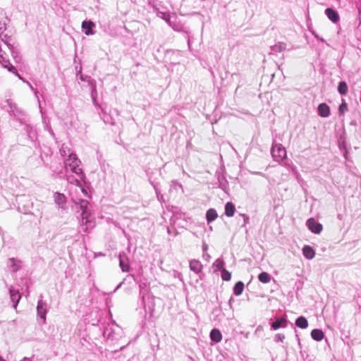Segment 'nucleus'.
Returning <instances> with one entry per match:
<instances>
[{"label": "nucleus", "instance_id": "1", "mask_svg": "<svg viewBox=\"0 0 361 361\" xmlns=\"http://www.w3.org/2000/svg\"><path fill=\"white\" fill-rule=\"evenodd\" d=\"M64 168L66 173L70 171L73 173H75L80 179H85V175L83 173L82 168L80 166L81 161L78 158L76 154L69 156V157L65 158L63 160Z\"/></svg>", "mask_w": 361, "mask_h": 361}, {"label": "nucleus", "instance_id": "2", "mask_svg": "<svg viewBox=\"0 0 361 361\" xmlns=\"http://www.w3.org/2000/svg\"><path fill=\"white\" fill-rule=\"evenodd\" d=\"M80 209H81V226L82 230L86 232L89 226H92V221L90 219V212L89 209L90 203L86 200L80 199L78 202Z\"/></svg>", "mask_w": 361, "mask_h": 361}, {"label": "nucleus", "instance_id": "3", "mask_svg": "<svg viewBox=\"0 0 361 361\" xmlns=\"http://www.w3.org/2000/svg\"><path fill=\"white\" fill-rule=\"evenodd\" d=\"M156 298L149 293L142 294V305L146 314H149L152 317L154 311Z\"/></svg>", "mask_w": 361, "mask_h": 361}, {"label": "nucleus", "instance_id": "4", "mask_svg": "<svg viewBox=\"0 0 361 361\" xmlns=\"http://www.w3.org/2000/svg\"><path fill=\"white\" fill-rule=\"evenodd\" d=\"M10 293V298L13 302V307L14 309L17 308L18 304L21 298V295L18 288L11 286L8 289Z\"/></svg>", "mask_w": 361, "mask_h": 361}, {"label": "nucleus", "instance_id": "5", "mask_svg": "<svg viewBox=\"0 0 361 361\" xmlns=\"http://www.w3.org/2000/svg\"><path fill=\"white\" fill-rule=\"evenodd\" d=\"M37 315L43 319L44 322L46 320L47 315V304L42 299H39L37 305Z\"/></svg>", "mask_w": 361, "mask_h": 361}, {"label": "nucleus", "instance_id": "6", "mask_svg": "<svg viewBox=\"0 0 361 361\" xmlns=\"http://www.w3.org/2000/svg\"><path fill=\"white\" fill-rule=\"evenodd\" d=\"M271 153L273 157L278 159H283L286 156V149L277 145L272 147Z\"/></svg>", "mask_w": 361, "mask_h": 361}, {"label": "nucleus", "instance_id": "7", "mask_svg": "<svg viewBox=\"0 0 361 361\" xmlns=\"http://www.w3.org/2000/svg\"><path fill=\"white\" fill-rule=\"evenodd\" d=\"M307 224L309 229L314 233L318 234L322 230V224L316 221L315 219L313 218L309 219L307 220Z\"/></svg>", "mask_w": 361, "mask_h": 361}, {"label": "nucleus", "instance_id": "8", "mask_svg": "<svg viewBox=\"0 0 361 361\" xmlns=\"http://www.w3.org/2000/svg\"><path fill=\"white\" fill-rule=\"evenodd\" d=\"M156 9L157 10V16L159 18L165 20L169 23V25H171L175 30L179 31V29L178 27L172 25L171 16H170L168 11L161 10L159 8H156Z\"/></svg>", "mask_w": 361, "mask_h": 361}, {"label": "nucleus", "instance_id": "9", "mask_svg": "<svg viewBox=\"0 0 361 361\" xmlns=\"http://www.w3.org/2000/svg\"><path fill=\"white\" fill-rule=\"evenodd\" d=\"M21 261L16 258H9L7 262V266L13 272H17L21 268Z\"/></svg>", "mask_w": 361, "mask_h": 361}, {"label": "nucleus", "instance_id": "10", "mask_svg": "<svg viewBox=\"0 0 361 361\" xmlns=\"http://www.w3.org/2000/svg\"><path fill=\"white\" fill-rule=\"evenodd\" d=\"M119 267H121L122 271L128 272L130 271V265L128 262V257L124 252L119 254Z\"/></svg>", "mask_w": 361, "mask_h": 361}, {"label": "nucleus", "instance_id": "11", "mask_svg": "<svg viewBox=\"0 0 361 361\" xmlns=\"http://www.w3.org/2000/svg\"><path fill=\"white\" fill-rule=\"evenodd\" d=\"M54 202L58 205L59 208L65 209L66 205V197L63 194L60 192H55L54 194Z\"/></svg>", "mask_w": 361, "mask_h": 361}, {"label": "nucleus", "instance_id": "12", "mask_svg": "<svg viewBox=\"0 0 361 361\" xmlns=\"http://www.w3.org/2000/svg\"><path fill=\"white\" fill-rule=\"evenodd\" d=\"M95 27V24L91 20H84L82 23V29L86 35H91L94 33L93 27Z\"/></svg>", "mask_w": 361, "mask_h": 361}, {"label": "nucleus", "instance_id": "13", "mask_svg": "<svg viewBox=\"0 0 361 361\" xmlns=\"http://www.w3.org/2000/svg\"><path fill=\"white\" fill-rule=\"evenodd\" d=\"M325 13L333 23H337L339 20L338 13L331 8H328L325 10Z\"/></svg>", "mask_w": 361, "mask_h": 361}, {"label": "nucleus", "instance_id": "14", "mask_svg": "<svg viewBox=\"0 0 361 361\" xmlns=\"http://www.w3.org/2000/svg\"><path fill=\"white\" fill-rule=\"evenodd\" d=\"M318 114L322 117H327L330 114V108L325 103L320 104L318 106Z\"/></svg>", "mask_w": 361, "mask_h": 361}, {"label": "nucleus", "instance_id": "15", "mask_svg": "<svg viewBox=\"0 0 361 361\" xmlns=\"http://www.w3.org/2000/svg\"><path fill=\"white\" fill-rule=\"evenodd\" d=\"M302 253L304 256L309 259H313L315 255V252L314 249L309 245L304 246V247L302 248Z\"/></svg>", "mask_w": 361, "mask_h": 361}, {"label": "nucleus", "instance_id": "16", "mask_svg": "<svg viewBox=\"0 0 361 361\" xmlns=\"http://www.w3.org/2000/svg\"><path fill=\"white\" fill-rule=\"evenodd\" d=\"M210 338L215 343H219L222 339V335L217 329H214L210 332Z\"/></svg>", "mask_w": 361, "mask_h": 361}, {"label": "nucleus", "instance_id": "17", "mask_svg": "<svg viewBox=\"0 0 361 361\" xmlns=\"http://www.w3.org/2000/svg\"><path fill=\"white\" fill-rule=\"evenodd\" d=\"M60 154L63 157V160H65V158L69 157V156L75 154V153L72 152L67 145L63 144L60 148Z\"/></svg>", "mask_w": 361, "mask_h": 361}, {"label": "nucleus", "instance_id": "18", "mask_svg": "<svg viewBox=\"0 0 361 361\" xmlns=\"http://www.w3.org/2000/svg\"><path fill=\"white\" fill-rule=\"evenodd\" d=\"M235 212V205L231 202H227L225 205V214L228 217H231L234 215Z\"/></svg>", "mask_w": 361, "mask_h": 361}, {"label": "nucleus", "instance_id": "19", "mask_svg": "<svg viewBox=\"0 0 361 361\" xmlns=\"http://www.w3.org/2000/svg\"><path fill=\"white\" fill-rule=\"evenodd\" d=\"M312 338L317 341H320L324 338V333L320 329H313L311 332Z\"/></svg>", "mask_w": 361, "mask_h": 361}, {"label": "nucleus", "instance_id": "20", "mask_svg": "<svg viewBox=\"0 0 361 361\" xmlns=\"http://www.w3.org/2000/svg\"><path fill=\"white\" fill-rule=\"evenodd\" d=\"M4 51L0 47V63H1L4 68H7V70L8 71L10 65L12 64L10 63L8 59H6L5 58V56H4Z\"/></svg>", "mask_w": 361, "mask_h": 361}, {"label": "nucleus", "instance_id": "21", "mask_svg": "<svg viewBox=\"0 0 361 361\" xmlns=\"http://www.w3.org/2000/svg\"><path fill=\"white\" fill-rule=\"evenodd\" d=\"M66 180L69 183L79 186L81 185V181L84 179H80L78 176L75 178L73 175L66 174Z\"/></svg>", "mask_w": 361, "mask_h": 361}, {"label": "nucleus", "instance_id": "22", "mask_svg": "<svg viewBox=\"0 0 361 361\" xmlns=\"http://www.w3.org/2000/svg\"><path fill=\"white\" fill-rule=\"evenodd\" d=\"M295 324L301 329H305L308 326V322L305 317L301 316L296 319Z\"/></svg>", "mask_w": 361, "mask_h": 361}, {"label": "nucleus", "instance_id": "23", "mask_svg": "<svg viewBox=\"0 0 361 361\" xmlns=\"http://www.w3.org/2000/svg\"><path fill=\"white\" fill-rule=\"evenodd\" d=\"M207 221L212 222L217 218V213L214 209H209L206 214Z\"/></svg>", "mask_w": 361, "mask_h": 361}, {"label": "nucleus", "instance_id": "24", "mask_svg": "<svg viewBox=\"0 0 361 361\" xmlns=\"http://www.w3.org/2000/svg\"><path fill=\"white\" fill-rule=\"evenodd\" d=\"M338 91L342 95H345L348 93V88L347 83L345 81H341L338 85Z\"/></svg>", "mask_w": 361, "mask_h": 361}, {"label": "nucleus", "instance_id": "25", "mask_svg": "<svg viewBox=\"0 0 361 361\" xmlns=\"http://www.w3.org/2000/svg\"><path fill=\"white\" fill-rule=\"evenodd\" d=\"M244 290V283L242 281H238L235 283L234 286V294L235 295H240L242 294Z\"/></svg>", "mask_w": 361, "mask_h": 361}, {"label": "nucleus", "instance_id": "26", "mask_svg": "<svg viewBox=\"0 0 361 361\" xmlns=\"http://www.w3.org/2000/svg\"><path fill=\"white\" fill-rule=\"evenodd\" d=\"M259 281L264 283H267L270 281L271 277L267 272H262L258 276Z\"/></svg>", "mask_w": 361, "mask_h": 361}, {"label": "nucleus", "instance_id": "27", "mask_svg": "<svg viewBox=\"0 0 361 361\" xmlns=\"http://www.w3.org/2000/svg\"><path fill=\"white\" fill-rule=\"evenodd\" d=\"M190 267L195 272L198 273V272H200L201 271L202 265L197 261H192L190 263Z\"/></svg>", "mask_w": 361, "mask_h": 361}, {"label": "nucleus", "instance_id": "28", "mask_svg": "<svg viewBox=\"0 0 361 361\" xmlns=\"http://www.w3.org/2000/svg\"><path fill=\"white\" fill-rule=\"evenodd\" d=\"M283 323H286V319L283 318H278L274 322L272 323L271 327L276 330L281 326Z\"/></svg>", "mask_w": 361, "mask_h": 361}, {"label": "nucleus", "instance_id": "29", "mask_svg": "<svg viewBox=\"0 0 361 361\" xmlns=\"http://www.w3.org/2000/svg\"><path fill=\"white\" fill-rule=\"evenodd\" d=\"M8 71L14 73L16 76L18 77V78L22 80L23 82L27 84L29 82L27 80H26L24 78H23L16 71V68L13 65H10Z\"/></svg>", "mask_w": 361, "mask_h": 361}, {"label": "nucleus", "instance_id": "30", "mask_svg": "<svg viewBox=\"0 0 361 361\" xmlns=\"http://www.w3.org/2000/svg\"><path fill=\"white\" fill-rule=\"evenodd\" d=\"M27 85H28L29 88L34 92V94H35V97H36V98L37 99V102H38V106H39V111L42 114V109L40 101H39V97H38V91L36 89H35L30 82H27Z\"/></svg>", "mask_w": 361, "mask_h": 361}, {"label": "nucleus", "instance_id": "31", "mask_svg": "<svg viewBox=\"0 0 361 361\" xmlns=\"http://www.w3.org/2000/svg\"><path fill=\"white\" fill-rule=\"evenodd\" d=\"M221 278L224 281H229L231 278V273L227 271L226 269H222L221 270Z\"/></svg>", "mask_w": 361, "mask_h": 361}, {"label": "nucleus", "instance_id": "32", "mask_svg": "<svg viewBox=\"0 0 361 361\" xmlns=\"http://www.w3.org/2000/svg\"><path fill=\"white\" fill-rule=\"evenodd\" d=\"M348 110V104L346 102H343L339 106V114H343Z\"/></svg>", "mask_w": 361, "mask_h": 361}, {"label": "nucleus", "instance_id": "33", "mask_svg": "<svg viewBox=\"0 0 361 361\" xmlns=\"http://www.w3.org/2000/svg\"><path fill=\"white\" fill-rule=\"evenodd\" d=\"M6 21H8L7 18H5L4 21H0V35L2 34L6 29Z\"/></svg>", "mask_w": 361, "mask_h": 361}, {"label": "nucleus", "instance_id": "34", "mask_svg": "<svg viewBox=\"0 0 361 361\" xmlns=\"http://www.w3.org/2000/svg\"><path fill=\"white\" fill-rule=\"evenodd\" d=\"M111 331L109 328H106L104 330L103 334L104 336H106L108 338H110L111 337Z\"/></svg>", "mask_w": 361, "mask_h": 361}, {"label": "nucleus", "instance_id": "35", "mask_svg": "<svg viewBox=\"0 0 361 361\" xmlns=\"http://www.w3.org/2000/svg\"><path fill=\"white\" fill-rule=\"evenodd\" d=\"M80 79L82 81L88 82L89 83L92 84V82L90 81V78L89 76L83 75L81 74L80 76Z\"/></svg>", "mask_w": 361, "mask_h": 361}, {"label": "nucleus", "instance_id": "36", "mask_svg": "<svg viewBox=\"0 0 361 361\" xmlns=\"http://www.w3.org/2000/svg\"><path fill=\"white\" fill-rule=\"evenodd\" d=\"M97 92L96 90V87L94 86L92 87V90H91V97H97Z\"/></svg>", "mask_w": 361, "mask_h": 361}, {"label": "nucleus", "instance_id": "37", "mask_svg": "<svg viewBox=\"0 0 361 361\" xmlns=\"http://www.w3.org/2000/svg\"><path fill=\"white\" fill-rule=\"evenodd\" d=\"M224 262L222 260H217L216 262V266L217 267V268L219 269H223V266H224Z\"/></svg>", "mask_w": 361, "mask_h": 361}, {"label": "nucleus", "instance_id": "38", "mask_svg": "<svg viewBox=\"0 0 361 361\" xmlns=\"http://www.w3.org/2000/svg\"><path fill=\"white\" fill-rule=\"evenodd\" d=\"M92 100L93 104L95 106H98V103H97V97H92Z\"/></svg>", "mask_w": 361, "mask_h": 361}, {"label": "nucleus", "instance_id": "39", "mask_svg": "<svg viewBox=\"0 0 361 361\" xmlns=\"http://www.w3.org/2000/svg\"><path fill=\"white\" fill-rule=\"evenodd\" d=\"M123 283V281L121 282L117 286L116 288H115L114 291H116L122 285V283Z\"/></svg>", "mask_w": 361, "mask_h": 361}, {"label": "nucleus", "instance_id": "40", "mask_svg": "<svg viewBox=\"0 0 361 361\" xmlns=\"http://www.w3.org/2000/svg\"><path fill=\"white\" fill-rule=\"evenodd\" d=\"M104 123H111V125H114V122H110V121H109L108 120H106L105 118H104Z\"/></svg>", "mask_w": 361, "mask_h": 361}, {"label": "nucleus", "instance_id": "41", "mask_svg": "<svg viewBox=\"0 0 361 361\" xmlns=\"http://www.w3.org/2000/svg\"><path fill=\"white\" fill-rule=\"evenodd\" d=\"M152 184L153 185V186H154V189H155V190H156L157 195H158V190H157V188L156 185H154V183H152Z\"/></svg>", "mask_w": 361, "mask_h": 361}, {"label": "nucleus", "instance_id": "42", "mask_svg": "<svg viewBox=\"0 0 361 361\" xmlns=\"http://www.w3.org/2000/svg\"><path fill=\"white\" fill-rule=\"evenodd\" d=\"M0 361H6V360L0 355Z\"/></svg>", "mask_w": 361, "mask_h": 361}]
</instances>
